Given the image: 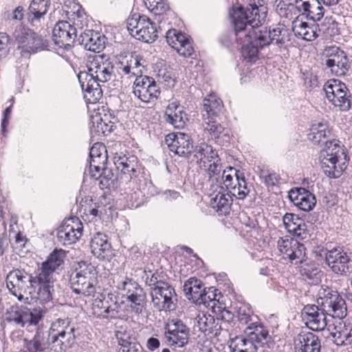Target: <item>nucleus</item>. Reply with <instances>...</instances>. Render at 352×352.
I'll use <instances>...</instances> for the list:
<instances>
[{"label":"nucleus","mask_w":352,"mask_h":352,"mask_svg":"<svg viewBox=\"0 0 352 352\" xmlns=\"http://www.w3.org/2000/svg\"><path fill=\"white\" fill-rule=\"evenodd\" d=\"M76 331L69 318H58L49 329L38 327L32 339L25 338L24 352L65 351L74 344Z\"/></svg>","instance_id":"f03ea898"},{"label":"nucleus","mask_w":352,"mask_h":352,"mask_svg":"<svg viewBox=\"0 0 352 352\" xmlns=\"http://www.w3.org/2000/svg\"><path fill=\"white\" fill-rule=\"evenodd\" d=\"M218 189L210 195V206L219 214L226 215L229 214L233 201L232 195L227 192L229 190L223 188L222 186H218Z\"/></svg>","instance_id":"bb28decb"},{"label":"nucleus","mask_w":352,"mask_h":352,"mask_svg":"<svg viewBox=\"0 0 352 352\" xmlns=\"http://www.w3.org/2000/svg\"><path fill=\"white\" fill-rule=\"evenodd\" d=\"M10 36L6 32H0V57L5 58L10 52Z\"/></svg>","instance_id":"680f3d73"},{"label":"nucleus","mask_w":352,"mask_h":352,"mask_svg":"<svg viewBox=\"0 0 352 352\" xmlns=\"http://www.w3.org/2000/svg\"><path fill=\"white\" fill-rule=\"evenodd\" d=\"M95 305L103 309L107 318H117L118 317L120 305L118 302V297L113 294H101L95 300Z\"/></svg>","instance_id":"c756f323"},{"label":"nucleus","mask_w":352,"mask_h":352,"mask_svg":"<svg viewBox=\"0 0 352 352\" xmlns=\"http://www.w3.org/2000/svg\"><path fill=\"white\" fill-rule=\"evenodd\" d=\"M116 287L123 292L131 311L140 315L146 308L147 297L144 288L133 278L124 276L117 281Z\"/></svg>","instance_id":"423d86ee"},{"label":"nucleus","mask_w":352,"mask_h":352,"mask_svg":"<svg viewBox=\"0 0 352 352\" xmlns=\"http://www.w3.org/2000/svg\"><path fill=\"white\" fill-rule=\"evenodd\" d=\"M245 332L258 346L267 344L271 339L268 331L261 323H252Z\"/></svg>","instance_id":"c9c22d12"},{"label":"nucleus","mask_w":352,"mask_h":352,"mask_svg":"<svg viewBox=\"0 0 352 352\" xmlns=\"http://www.w3.org/2000/svg\"><path fill=\"white\" fill-rule=\"evenodd\" d=\"M302 78L304 80V85L307 88H314L318 85V78L310 72L302 73Z\"/></svg>","instance_id":"69168bd1"},{"label":"nucleus","mask_w":352,"mask_h":352,"mask_svg":"<svg viewBox=\"0 0 352 352\" xmlns=\"http://www.w3.org/2000/svg\"><path fill=\"white\" fill-rule=\"evenodd\" d=\"M267 15V7L249 4L246 8L241 6L233 7L230 11L231 22L239 38L243 36L241 56L249 63L258 59V52L272 43L270 30L258 28L265 22Z\"/></svg>","instance_id":"f257e3e1"},{"label":"nucleus","mask_w":352,"mask_h":352,"mask_svg":"<svg viewBox=\"0 0 352 352\" xmlns=\"http://www.w3.org/2000/svg\"><path fill=\"white\" fill-rule=\"evenodd\" d=\"M323 306L328 308L326 311L333 318L343 319L347 314L345 300L337 292L330 294L329 297L326 296Z\"/></svg>","instance_id":"cd10ccee"},{"label":"nucleus","mask_w":352,"mask_h":352,"mask_svg":"<svg viewBox=\"0 0 352 352\" xmlns=\"http://www.w3.org/2000/svg\"><path fill=\"white\" fill-rule=\"evenodd\" d=\"M39 273L36 270L32 274H28L24 270L15 269L10 271L6 276V285L12 294L21 300L23 297L21 292L30 287L36 292V298L42 302H47L52 299L50 292L45 288L43 280L39 278Z\"/></svg>","instance_id":"20e7f679"},{"label":"nucleus","mask_w":352,"mask_h":352,"mask_svg":"<svg viewBox=\"0 0 352 352\" xmlns=\"http://www.w3.org/2000/svg\"><path fill=\"white\" fill-rule=\"evenodd\" d=\"M192 153L191 160H195L200 169L203 168L204 165L211 162L219 155L218 151L206 143H201L196 146Z\"/></svg>","instance_id":"c85d7f7f"},{"label":"nucleus","mask_w":352,"mask_h":352,"mask_svg":"<svg viewBox=\"0 0 352 352\" xmlns=\"http://www.w3.org/2000/svg\"><path fill=\"white\" fill-rule=\"evenodd\" d=\"M142 60V58L140 56H135V57L133 56H131L129 60H127L129 63L130 65L132 67V76H142V71L141 69H139L140 67L142 66V63H141V60Z\"/></svg>","instance_id":"0e129e2a"},{"label":"nucleus","mask_w":352,"mask_h":352,"mask_svg":"<svg viewBox=\"0 0 352 352\" xmlns=\"http://www.w3.org/2000/svg\"><path fill=\"white\" fill-rule=\"evenodd\" d=\"M82 228L69 223V220L63 222L57 231V238L60 243L64 245L75 243L81 236Z\"/></svg>","instance_id":"7c9ffc66"},{"label":"nucleus","mask_w":352,"mask_h":352,"mask_svg":"<svg viewBox=\"0 0 352 352\" xmlns=\"http://www.w3.org/2000/svg\"><path fill=\"white\" fill-rule=\"evenodd\" d=\"M343 89H346V85L340 80L336 79L327 81L323 87V90L329 100H336L335 95L333 94L339 90H343Z\"/></svg>","instance_id":"de8ad7c7"},{"label":"nucleus","mask_w":352,"mask_h":352,"mask_svg":"<svg viewBox=\"0 0 352 352\" xmlns=\"http://www.w3.org/2000/svg\"><path fill=\"white\" fill-rule=\"evenodd\" d=\"M333 341L338 346L348 345L352 343V325L345 322L336 327V332L332 334Z\"/></svg>","instance_id":"79ce46f5"},{"label":"nucleus","mask_w":352,"mask_h":352,"mask_svg":"<svg viewBox=\"0 0 352 352\" xmlns=\"http://www.w3.org/2000/svg\"><path fill=\"white\" fill-rule=\"evenodd\" d=\"M327 264L338 274H346L352 272V261L340 248H334L325 254Z\"/></svg>","instance_id":"dca6fc26"},{"label":"nucleus","mask_w":352,"mask_h":352,"mask_svg":"<svg viewBox=\"0 0 352 352\" xmlns=\"http://www.w3.org/2000/svg\"><path fill=\"white\" fill-rule=\"evenodd\" d=\"M218 289H215L213 287H210L208 288H204L203 293L199 294V299L197 302L198 303L204 304L206 307H210V303H213L211 307H214L215 305V301H219V299H217V297L218 295H220V292L217 294Z\"/></svg>","instance_id":"8fccbe9b"},{"label":"nucleus","mask_w":352,"mask_h":352,"mask_svg":"<svg viewBox=\"0 0 352 352\" xmlns=\"http://www.w3.org/2000/svg\"><path fill=\"white\" fill-rule=\"evenodd\" d=\"M96 270L94 265L85 261H80L73 266L69 275V283L76 294L90 296L95 294L94 285Z\"/></svg>","instance_id":"39448f33"},{"label":"nucleus","mask_w":352,"mask_h":352,"mask_svg":"<svg viewBox=\"0 0 352 352\" xmlns=\"http://www.w3.org/2000/svg\"><path fill=\"white\" fill-rule=\"evenodd\" d=\"M166 38L168 44L179 55L190 57L194 53V48L190 39L181 32L170 29L166 32Z\"/></svg>","instance_id":"a211bd4d"},{"label":"nucleus","mask_w":352,"mask_h":352,"mask_svg":"<svg viewBox=\"0 0 352 352\" xmlns=\"http://www.w3.org/2000/svg\"><path fill=\"white\" fill-rule=\"evenodd\" d=\"M261 177L264 180L265 184L269 186H278L280 179L279 175L277 173L274 172L267 173L264 170L261 171Z\"/></svg>","instance_id":"bf43d9fd"},{"label":"nucleus","mask_w":352,"mask_h":352,"mask_svg":"<svg viewBox=\"0 0 352 352\" xmlns=\"http://www.w3.org/2000/svg\"><path fill=\"white\" fill-rule=\"evenodd\" d=\"M278 248L283 258H288L291 262L296 259L300 261L305 256L304 245L297 241L280 238L278 241Z\"/></svg>","instance_id":"b1692460"},{"label":"nucleus","mask_w":352,"mask_h":352,"mask_svg":"<svg viewBox=\"0 0 352 352\" xmlns=\"http://www.w3.org/2000/svg\"><path fill=\"white\" fill-rule=\"evenodd\" d=\"M47 0H32L28 8V21L34 25V22L39 21L47 12L49 8Z\"/></svg>","instance_id":"ea45409f"},{"label":"nucleus","mask_w":352,"mask_h":352,"mask_svg":"<svg viewBox=\"0 0 352 352\" xmlns=\"http://www.w3.org/2000/svg\"><path fill=\"white\" fill-rule=\"evenodd\" d=\"M140 14H133L131 17H129L126 21V27L130 34L133 36L135 29H137V25L138 24V17H140Z\"/></svg>","instance_id":"774afa93"},{"label":"nucleus","mask_w":352,"mask_h":352,"mask_svg":"<svg viewBox=\"0 0 352 352\" xmlns=\"http://www.w3.org/2000/svg\"><path fill=\"white\" fill-rule=\"evenodd\" d=\"M222 107L221 100L214 94H210L203 100L204 120L218 116Z\"/></svg>","instance_id":"58836bf2"},{"label":"nucleus","mask_w":352,"mask_h":352,"mask_svg":"<svg viewBox=\"0 0 352 352\" xmlns=\"http://www.w3.org/2000/svg\"><path fill=\"white\" fill-rule=\"evenodd\" d=\"M301 10L303 11L301 16L310 19L311 21H320L324 16V8L317 0L303 1L301 4Z\"/></svg>","instance_id":"e433bc0d"},{"label":"nucleus","mask_w":352,"mask_h":352,"mask_svg":"<svg viewBox=\"0 0 352 352\" xmlns=\"http://www.w3.org/2000/svg\"><path fill=\"white\" fill-rule=\"evenodd\" d=\"M133 93L140 100L148 103L157 99L160 90L153 78L142 75L136 77Z\"/></svg>","instance_id":"ddd939ff"},{"label":"nucleus","mask_w":352,"mask_h":352,"mask_svg":"<svg viewBox=\"0 0 352 352\" xmlns=\"http://www.w3.org/2000/svg\"><path fill=\"white\" fill-rule=\"evenodd\" d=\"M100 177V187L101 189H107L109 190H115L119 186L118 179L114 175L112 168L107 166L103 168Z\"/></svg>","instance_id":"49530a36"},{"label":"nucleus","mask_w":352,"mask_h":352,"mask_svg":"<svg viewBox=\"0 0 352 352\" xmlns=\"http://www.w3.org/2000/svg\"><path fill=\"white\" fill-rule=\"evenodd\" d=\"M194 327L210 338L218 337L222 330L220 318L204 312L199 313L195 318Z\"/></svg>","instance_id":"6ab92c4d"},{"label":"nucleus","mask_w":352,"mask_h":352,"mask_svg":"<svg viewBox=\"0 0 352 352\" xmlns=\"http://www.w3.org/2000/svg\"><path fill=\"white\" fill-rule=\"evenodd\" d=\"M76 37V29L66 21H59L53 28L52 39L60 47H72L77 41Z\"/></svg>","instance_id":"2eb2a0df"},{"label":"nucleus","mask_w":352,"mask_h":352,"mask_svg":"<svg viewBox=\"0 0 352 352\" xmlns=\"http://www.w3.org/2000/svg\"><path fill=\"white\" fill-rule=\"evenodd\" d=\"M173 136L170 143L168 142V139L166 140L169 150L179 156L190 159L195 147H193L189 136L182 133L173 135Z\"/></svg>","instance_id":"393cba45"},{"label":"nucleus","mask_w":352,"mask_h":352,"mask_svg":"<svg viewBox=\"0 0 352 352\" xmlns=\"http://www.w3.org/2000/svg\"><path fill=\"white\" fill-rule=\"evenodd\" d=\"M43 317L40 309H30L25 306H11L5 314V321L16 328L25 327L26 324L36 325Z\"/></svg>","instance_id":"1a4fd4ad"},{"label":"nucleus","mask_w":352,"mask_h":352,"mask_svg":"<svg viewBox=\"0 0 352 352\" xmlns=\"http://www.w3.org/2000/svg\"><path fill=\"white\" fill-rule=\"evenodd\" d=\"M107 162L100 161V162H94L90 161L89 173L91 177L96 179H98L103 168H106Z\"/></svg>","instance_id":"052dcab7"},{"label":"nucleus","mask_w":352,"mask_h":352,"mask_svg":"<svg viewBox=\"0 0 352 352\" xmlns=\"http://www.w3.org/2000/svg\"><path fill=\"white\" fill-rule=\"evenodd\" d=\"M283 224L288 232L302 240L307 237L309 231L305 221L293 213H286L283 217Z\"/></svg>","instance_id":"a878e982"},{"label":"nucleus","mask_w":352,"mask_h":352,"mask_svg":"<svg viewBox=\"0 0 352 352\" xmlns=\"http://www.w3.org/2000/svg\"><path fill=\"white\" fill-rule=\"evenodd\" d=\"M116 337L120 347H126L129 344L136 342L135 338L132 337L131 331L126 329L117 331Z\"/></svg>","instance_id":"4d7b16f0"},{"label":"nucleus","mask_w":352,"mask_h":352,"mask_svg":"<svg viewBox=\"0 0 352 352\" xmlns=\"http://www.w3.org/2000/svg\"><path fill=\"white\" fill-rule=\"evenodd\" d=\"M292 30L298 38L305 41H312L318 37L319 25L316 22L311 23L296 21Z\"/></svg>","instance_id":"473e14b6"},{"label":"nucleus","mask_w":352,"mask_h":352,"mask_svg":"<svg viewBox=\"0 0 352 352\" xmlns=\"http://www.w3.org/2000/svg\"><path fill=\"white\" fill-rule=\"evenodd\" d=\"M233 27L234 32L232 30H228L223 32L219 36V42L223 46L229 47L234 39H235L239 44L243 45V36H242V38H239V36L236 35V30L234 25Z\"/></svg>","instance_id":"5fc2aeb1"},{"label":"nucleus","mask_w":352,"mask_h":352,"mask_svg":"<svg viewBox=\"0 0 352 352\" xmlns=\"http://www.w3.org/2000/svg\"><path fill=\"white\" fill-rule=\"evenodd\" d=\"M153 307L158 311H172L176 309L177 295L168 283L149 291Z\"/></svg>","instance_id":"9b49d317"},{"label":"nucleus","mask_w":352,"mask_h":352,"mask_svg":"<svg viewBox=\"0 0 352 352\" xmlns=\"http://www.w3.org/2000/svg\"><path fill=\"white\" fill-rule=\"evenodd\" d=\"M107 38L104 34L92 30H87L80 34L77 42L86 50L100 52L105 47Z\"/></svg>","instance_id":"4be33fe9"},{"label":"nucleus","mask_w":352,"mask_h":352,"mask_svg":"<svg viewBox=\"0 0 352 352\" xmlns=\"http://www.w3.org/2000/svg\"><path fill=\"white\" fill-rule=\"evenodd\" d=\"M94 119L96 122L93 121V126L96 129V133L106 135L113 131V123L112 122H107L105 120L100 117H96Z\"/></svg>","instance_id":"6e6d98bb"},{"label":"nucleus","mask_w":352,"mask_h":352,"mask_svg":"<svg viewBox=\"0 0 352 352\" xmlns=\"http://www.w3.org/2000/svg\"><path fill=\"white\" fill-rule=\"evenodd\" d=\"M297 352H320L321 341L319 337L310 331H300L294 339Z\"/></svg>","instance_id":"412c9836"},{"label":"nucleus","mask_w":352,"mask_h":352,"mask_svg":"<svg viewBox=\"0 0 352 352\" xmlns=\"http://www.w3.org/2000/svg\"><path fill=\"white\" fill-rule=\"evenodd\" d=\"M241 182L243 183V189H240V184H239V186L236 184L231 186L228 192L232 195V197H236L239 199H244L248 195L249 190L248 189L244 177H241Z\"/></svg>","instance_id":"13d9d810"},{"label":"nucleus","mask_w":352,"mask_h":352,"mask_svg":"<svg viewBox=\"0 0 352 352\" xmlns=\"http://www.w3.org/2000/svg\"><path fill=\"white\" fill-rule=\"evenodd\" d=\"M12 36L18 44L17 49L21 50V55L25 57L47 46V43L41 35L22 23L14 26Z\"/></svg>","instance_id":"0eeeda50"},{"label":"nucleus","mask_w":352,"mask_h":352,"mask_svg":"<svg viewBox=\"0 0 352 352\" xmlns=\"http://www.w3.org/2000/svg\"><path fill=\"white\" fill-rule=\"evenodd\" d=\"M164 336L170 346L182 348L189 341V329L178 318H169L164 324Z\"/></svg>","instance_id":"f8f14e48"},{"label":"nucleus","mask_w":352,"mask_h":352,"mask_svg":"<svg viewBox=\"0 0 352 352\" xmlns=\"http://www.w3.org/2000/svg\"><path fill=\"white\" fill-rule=\"evenodd\" d=\"M343 155L346 160L347 156L341 149L340 145L334 144V147L322 150L321 168L325 175L330 178H338L346 168L345 162H340V157Z\"/></svg>","instance_id":"9d476101"},{"label":"nucleus","mask_w":352,"mask_h":352,"mask_svg":"<svg viewBox=\"0 0 352 352\" xmlns=\"http://www.w3.org/2000/svg\"><path fill=\"white\" fill-rule=\"evenodd\" d=\"M302 314L306 320L308 328L314 331H320L327 325L326 315L328 314L324 309H320L315 305H307L302 309Z\"/></svg>","instance_id":"f3484780"},{"label":"nucleus","mask_w":352,"mask_h":352,"mask_svg":"<svg viewBox=\"0 0 352 352\" xmlns=\"http://www.w3.org/2000/svg\"><path fill=\"white\" fill-rule=\"evenodd\" d=\"M87 70L80 71L78 78L84 97L91 104L96 103L102 98V91L100 82H106L111 80L113 72V65L111 63L102 62L101 58L96 57L87 64Z\"/></svg>","instance_id":"7ed1b4c3"},{"label":"nucleus","mask_w":352,"mask_h":352,"mask_svg":"<svg viewBox=\"0 0 352 352\" xmlns=\"http://www.w3.org/2000/svg\"><path fill=\"white\" fill-rule=\"evenodd\" d=\"M294 264L300 263L299 272L305 280H310L312 283H317L320 279V270L316 264L312 261L302 259L295 260Z\"/></svg>","instance_id":"f704fd0d"},{"label":"nucleus","mask_w":352,"mask_h":352,"mask_svg":"<svg viewBox=\"0 0 352 352\" xmlns=\"http://www.w3.org/2000/svg\"><path fill=\"white\" fill-rule=\"evenodd\" d=\"M270 36L272 43H274L280 48L285 47L291 39L289 30L280 25L270 30Z\"/></svg>","instance_id":"a18cd8bd"},{"label":"nucleus","mask_w":352,"mask_h":352,"mask_svg":"<svg viewBox=\"0 0 352 352\" xmlns=\"http://www.w3.org/2000/svg\"><path fill=\"white\" fill-rule=\"evenodd\" d=\"M145 24L146 26L144 30L140 32L141 34L136 39L145 43H153L157 38L155 24L151 22V20L148 22H146Z\"/></svg>","instance_id":"3c124183"},{"label":"nucleus","mask_w":352,"mask_h":352,"mask_svg":"<svg viewBox=\"0 0 352 352\" xmlns=\"http://www.w3.org/2000/svg\"><path fill=\"white\" fill-rule=\"evenodd\" d=\"M258 346L250 337H236L229 345L230 352H257Z\"/></svg>","instance_id":"a19ab883"},{"label":"nucleus","mask_w":352,"mask_h":352,"mask_svg":"<svg viewBox=\"0 0 352 352\" xmlns=\"http://www.w3.org/2000/svg\"><path fill=\"white\" fill-rule=\"evenodd\" d=\"M237 318L241 324H246L252 319V311L245 306H241L237 310Z\"/></svg>","instance_id":"e2e57ef3"},{"label":"nucleus","mask_w":352,"mask_h":352,"mask_svg":"<svg viewBox=\"0 0 352 352\" xmlns=\"http://www.w3.org/2000/svg\"><path fill=\"white\" fill-rule=\"evenodd\" d=\"M166 116V121L176 128H183L188 120L187 114L183 111L182 107L175 102L168 104Z\"/></svg>","instance_id":"72a5a7b5"},{"label":"nucleus","mask_w":352,"mask_h":352,"mask_svg":"<svg viewBox=\"0 0 352 352\" xmlns=\"http://www.w3.org/2000/svg\"><path fill=\"white\" fill-rule=\"evenodd\" d=\"M228 171L230 170L228 169V170H224L223 171L220 176V182L221 184H217L218 186H222L223 188L228 189V190H229L231 186L233 184V177L232 174L228 173Z\"/></svg>","instance_id":"338daca9"},{"label":"nucleus","mask_w":352,"mask_h":352,"mask_svg":"<svg viewBox=\"0 0 352 352\" xmlns=\"http://www.w3.org/2000/svg\"><path fill=\"white\" fill-rule=\"evenodd\" d=\"M65 256V251L61 249H55L50 254L47 259L41 263V266L36 269L40 276L37 280H43L45 285L44 287L47 288L48 292H50L51 296H52L54 291V272L64 263Z\"/></svg>","instance_id":"6e6552de"},{"label":"nucleus","mask_w":352,"mask_h":352,"mask_svg":"<svg viewBox=\"0 0 352 352\" xmlns=\"http://www.w3.org/2000/svg\"><path fill=\"white\" fill-rule=\"evenodd\" d=\"M204 131L207 132L212 140L220 144L222 138H228V131L221 124L218 123L214 118H209L204 120L203 124Z\"/></svg>","instance_id":"4c0bfd02"},{"label":"nucleus","mask_w":352,"mask_h":352,"mask_svg":"<svg viewBox=\"0 0 352 352\" xmlns=\"http://www.w3.org/2000/svg\"><path fill=\"white\" fill-rule=\"evenodd\" d=\"M294 193L289 195L290 199L293 201L294 204L299 209L308 212L311 210L316 204V199L313 193H309L305 195H295Z\"/></svg>","instance_id":"c03bdc74"},{"label":"nucleus","mask_w":352,"mask_h":352,"mask_svg":"<svg viewBox=\"0 0 352 352\" xmlns=\"http://www.w3.org/2000/svg\"><path fill=\"white\" fill-rule=\"evenodd\" d=\"M90 248L92 254L100 260L109 258L111 255V243L104 234H96L91 241Z\"/></svg>","instance_id":"2f4dec72"},{"label":"nucleus","mask_w":352,"mask_h":352,"mask_svg":"<svg viewBox=\"0 0 352 352\" xmlns=\"http://www.w3.org/2000/svg\"><path fill=\"white\" fill-rule=\"evenodd\" d=\"M90 161L100 162V161L107 162V154L106 147L103 144L95 143L90 149Z\"/></svg>","instance_id":"603ef678"},{"label":"nucleus","mask_w":352,"mask_h":352,"mask_svg":"<svg viewBox=\"0 0 352 352\" xmlns=\"http://www.w3.org/2000/svg\"><path fill=\"white\" fill-rule=\"evenodd\" d=\"M326 65L337 76H344L351 68V63L345 52L338 47L332 48L326 60Z\"/></svg>","instance_id":"aec40b11"},{"label":"nucleus","mask_w":352,"mask_h":352,"mask_svg":"<svg viewBox=\"0 0 352 352\" xmlns=\"http://www.w3.org/2000/svg\"><path fill=\"white\" fill-rule=\"evenodd\" d=\"M114 165L118 170L130 179L136 178L140 173L138 160L134 155L116 154L114 157Z\"/></svg>","instance_id":"5701e85b"},{"label":"nucleus","mask_w":352,"mask_h":352,"mask_svg":"<svg viewBox=\"0 0 352 352\" xmlns=\"http://www.w3.org/2000/svg\"><path fill=\"white\" fill-rule=\"evenodd\" d=\"M330 135V130L329 124L327 121L315 120L314 121L309 129L307 133V138L315 145H324V149H327L329 147H334V144L339 145L336 140H328Z\"/></svg>","instance_id":"4468645a"},{"label":"nucleus","mask_w":352,"mask_h":352,"mask_svg":"<svg viewBox=\"0 0 352 352\" xmlns=\"http://www.w3.org/2000/svg\"><path fill=\"white\" fill-rule=\"evenodd\" d=\"M202 170L207 174L210 182L221 184L220 176L224 169H223V164L219 155L216 157L215 160H213L211 162L204 165Z\"/></svg>","instance_id":"37998d69"},{"label":"nucleus","mask_w":352,"mask_h":352,"mask_svg":"<svg viewBox=\"0 0 352 352\" xmlns=\"http://www.w3.org/2000/svg\"><path fill=\"white\" fill-rule=\"evenodd\" d=\"M334 95L336 100H329V102L335 106L340 107L342 110H348L351 108V95L349 94V89L346 87V89L339 90Z\"/></svg>","instance_id":"09e8293b"},{"label":"nucleus","mask_w":352,"mask_h":352,"mask_svg":"<svg viewBox=\"0 0 352 352\" xmlns=\"http://www.w3.org/2000/svg\"><path fill=\"white\" fill-rule=\"evenodd\" d=\"M149 273H151V276H149L146 271H144L145 273V283L149 287V291L154 289L156 287H160L166 281L163 280V276L161 275V273L155 271L152 272V271H149Z\"/></svg>","instance_id":"864d4df0"}]
</instances>
